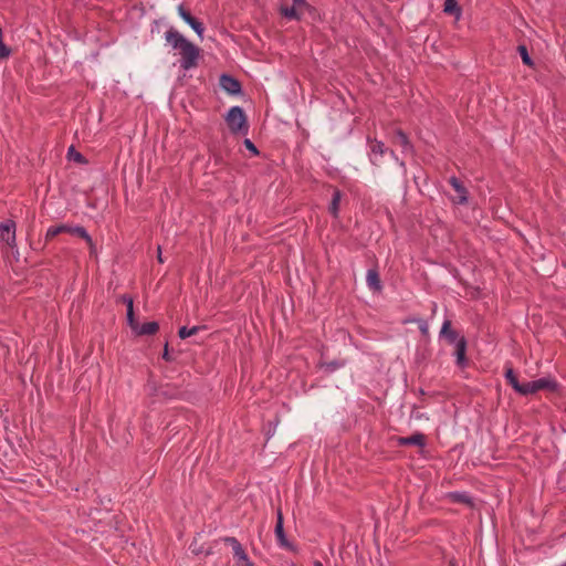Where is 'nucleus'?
Segmentation results:
<instances>
[{
  "label": "nucleus",
  "mask_w": 566,
  "mask_h": 566,
  "mask_svg": "<svg viewBox=\"0 0 566 566\" xmlns=\"http://www.w3.org/2000/svg\"><path fill=\"white\" fill-rule=\"evenodd\" d=\"M165 40L174 50L179 51L182 70L188 71L197 66L200 56V49L197 45L172 27L165 32Z\"/></svg>",
  "instance_id": "obj_1"
},
{
  "label": "nucleus",
  "mask_w": 566,
  "mask_h": 566,
  "mask_svg": "<svg viewBox=\"0 0 566 566\" xmlns=\"http://www.w3.org/2000/svg\"><path fill=\"white\" fill-rule=\"evenodd\" d=\"M223 541L232 547L233 556L238 559V563H242L244 566H254L235 537L228 536L224 537Z\"/></svg>",
  "instance_id": "obj_6"
},
{
  "label": "nucleus",
  "mask_w": 566,
  "mask_h": 566,
  "mask_svg": "<svg viewBox=\"0 0 566 566\" xmlns=\"http://www.w3.org/2000/svg\"><path fill=\"white\" fill-rule=\"evenodd\" d=\"M340 200H342V192L338 189H334L333 196H332V201L328 207V211L334 218L338 217Z\"/></svg>",
  "instance_id": "obj_17"
},
{
  "label": "nucleus",
  "mask_w": 566,
  "mask_h": 566,
  "mask_svg": "<svg viewBox=\"0 0 566 566\" xmlns=\"http://www.w3.org/2000/svg\"><path fill=\"white\" fill-rule=\"evenodd\" d=\"M369 157L374 165H379L381 157L387 151V148L385 147V144L382 142H379L377 139L369 142Z\"/></svg>",
  "instance_id": "obj_10"
},
{
  "label": "nucleus",
  "mask_w": 566,
  "mask_h": 566,
  "mask_svg": "<svg viewBox=\"0 0 566 566\" xmlns=\"http://www.w3.org/2000/svg\"><path fill=\"white\" fill-rule=\"evenodd\" d=\"M64 231H69V233H71V234L78 235L80 238H82V239H84L86 241V243L90 245L91 250L94 249V243H93V240H92L91 235L81 226L71 227V226H67V224H61V226L50 227L46 230L45 239L46 240H51L54 237H56L57 234L63 233Z\"/></svg>",
  "instance_id": "obj_3"
},
{
  "label": "nucleus",
  "mask_w": 566,
  "mask_h": 566,
  "mask_svg": "<svg viewBox=\"0 0 566 566\" xmlns=\"http://www.w3.org/2000/svg\"><path fill=\"white\" fill-rule=\"evenodd\" d=\"M394 142L397 145H399L403 151H411V149H412L407 135L400 129L396 130L395 136H394Z\"/></svg>",
  "instance_id": "obj_18"
},
{
  "label": "nucleus",
  "mask_w": 566,
  "mask_h": 566,
  "mask_svg": "<svg viewBox=\"0 0 566 566\" xmlns=\"http://www.w3.org/2000/svg\"><path fill=\"white\" fill-rule=\"evenodd\" d=\"M399 446H418V447H424L426 444V437L424 434L417 432L410 437H401L398 439Z\"/></svg>",
  "instance_id": "obj_12"
},
{
  "label": "nucleus",
  "mask_w": 566,
  "mask_h": 566,
  "mask_svg": "<svg viewBox=\"0 0 566 566\" xmlns=\"http://www.w3.org/2000/svg\"><path fill=\"white\" fill-rule=\"evenodd\" d=\"M244 146L254 155H259V150L250 139H244Z\"/></svg>",
  "instance_id": "obj_26"
},
{
  "label": "nucleus",
  "mask_w": 566,
  "mask_h": 566,
  "mask_svg": "<svg viewBox=\"0 0 566 566\" xmlns=\"http://www.w3.org/2000/svg\"><path fill=\"white\" fill-rule=\"evenodd\" d=\"M126 304H127V322H128V325L129 327L132 328V331L134 328H137L138 327V322L135 319V315H134V302L130 297L126 298L125 300Z\"/></svg>",
  "instance_id": "obj_20"
},
{
  "label": "nucleus",
  "mask_w": 566,
  "mask_h": 566,
  "mask_svg": "<svg viewBox=\"0 0 566 566\" xmlns=\"http://www.w3.org/2000/svg\"><path fill=\"white\" fill-rule=\"evenodd\" d=\"M220 86L229 94L235 95L241 92V84L234 77L223 74L220 77Z\"/></svg>",
  "instance_id": "obj_11"
},
{
  "label": "nucleus",
  "mask_w": 566,
  "mask_h": 566,
  "mask_svg": "<svg viewBox=\"0 0 566 566\" xmlns=\"http://www.w3.org/2000/svg\"><path fill=\"white\" fill-rule=\"evenodd\" d=\"M366 281L370 289H373L375 291H379L381 289L379 274L376 270L367 271Z\"/></svg>",
  "instance_id": "obj_19"
},
{
  "label": "nucleus",
  "mask_w": 566,
  "mask_h": 566,
  "mask_svg": "<svg viewBox=\"0 0 566 566\" xmlns=\"http://www.w3.org/2000/svg\"><path fill=\"white\" fill-rule=\"evenodd\" d=\"M177 10L180 18L202 39L205 32L203 24L193 18L182 4H179Z\"/></svg>",
  "instance_id": "obj_7"
},
{
  "label": "nucleus",
  "mask_w": 566,
  "mask_h": 566,
  "mask_svg": "<svg viewBox=\"0 0 566 566\" xmlns=\"http://www.w3.org/2000/svg\"><path fill=\"white\" fill-rule=\"evenodd\" d=\"M163 358L166 360H169L168 344L165 345V352H164Z\"/></svg>",
  "instance_id": "obj_30"
},
{
  "label": "nucleus",
  "mask_w": 566,
  "mask_h": 566,
  "mask_svg": "<svg viewBox=\"0 0 566 566\" xmlns=\"http://www.w3.org/2000/svg\"><path fill=\"white\" fill-rule=\"evenodd\" d=\"M157 252H158L157 259H158V261H159L160 263H163V262H164V260H163V258H161V248H160V245H158V248H157Z\"/></svg>",
  "instance_id": "obj_31"
},
{
  "label": "nucleus",
  "mask_w": 566,
  "mask_h": 566,
  "mask_svg": "<svg viewBox=\"0 0 566 566\" xmlns=\"http://www.w3.org/2000/svg\"><path fill=\"white\" fill-rule=\"evenodd\" d=\"M69 156H72V158L77 163H85L84 157L80 153H73V147L69 149Z\"/></svg>",
  "instance_id": "obj_28"
},
{
  "label": "nucleus",
  "mask_w": 566,
  "mask_h": 566,
  "mask_svg": "<svg viewBox=\"0 0 566 566\" xmlns=\"http://www.w3.org/2000/svg\"><path fill=\"white\" fill-rule=\"evenodd\" d=\"M17 224L13 220L9 219L0 226L1 241L11 250L17 248Z\"/></svg>",
  "instance_id": "obj_5"
},
{
  "label": "nucleus",
  "mask_w": 566,
  "mask_h": 566,
  "mask_svg": "<svg viewBox=\"0 0 566 566\" xmlns=\"http://www.w3.org/2000/svg\"><path fill=\"white\" fill-rule=\"evenodd\" d=\"M556 388V381L548 377L521 384L516 392L523 396H527L533 395L542 389L555 390Z\"/></svg>",
  "instance_id": "obj_4"
},
{
  "label": "nucleus",
  "mask_w": 566,
  "mask_h": 566,
  "mask_svg": "<svg viewBox=\"0 0 566 566\" xmlns=\"http://www.w3.org/2000/svg\"><path fill=\"white\" fill-rule=\"evenodd\" d=\"M224 119L231 133H248L249 126L247 122V116L240 106H232L228 111Z\"/></svg>",
  "instance_id": "obj_2"
},
{
  "label": "nucleus",
  "mask_w": 566,
  "mask_h": 566,
  "mask_svg": "<svg viewBox=\"0 0 566 566\" xmlns=\"http://www.w3.org/2000/svg\"><path fill=\"white\" fill-rule=\"evenodd\" d=\"M158 329H159V325L157 322H147L142 325L138 324V327L134 328L133 332L138 336H143V335H154L158 332Z\"/></svg>",
  "instance_id": "obj_13"
},
{
  "label": "nucleus",
  "mask_w": 566,
  "mask_h": 566,
  "mask_svg": "<svg viewBox=\"0 0 566 566\" xmlns=\"http://www.w3.org/2000/svg\"><path fill=\"white\" fill-rule=\"evenodd\" d=\"M300 8L298 6H292V7H281V14L284 15L287 19L291 20H298L300 15L297 14L296 9Z\"/></svg>",
  "instance_id": "obj_22"
},
{
  "label": "nucleus",
  "mask_w": 566,
  "mask_h": 566,
  "mask_svg": "<svg viewBox=\"0 0 566 566\" xmlns=\"http://www.w3.org/2000/svg\"><path fill=\"white\" fill-rule=\"evenodd\" d=\"M440 335L444 336L450 344L457 346V342L461 338L458 336V333L451 329V322L444 321L440 331Z\"/></svg>",
  "instance_id": "obj_14"
},
{
  "label": "nucleus",
  "mask_w": 566,
  "mask_h": 566,
  "mask_svg": "<svg viewBox=\"0 0 566 566\" xmlns=\"http://www.w3.org/2000/svg\"><path fill=\"white\" fill-rule=\"evenodd\" d=\"M274 533H275L277 543L281 547H284L287 549L294 548L293 545L287 541V538L285 536L284 528H283V516H282V512L280 510L277 511V520H276Z\"/></svg>",
  "instance_id": "obj_9"
},
{
  "label": "nucleus",
  "mask_w": 566,
  "mask_h": 566,
  "mask_svg": "<svg viewBox=\"0 0 566 566\" xmlns=\"http://www.w3.org/2000/svg\"><path fill=\"white\" fill-rule=\"evenodd\" d=\"M443 11L448 14L454 15L457 20H460L462 10L457 0H446Z\"/></svg>",
  "instance_id": "obj_16"
},
{
  "label": "nucleus",
  "mask_w": 566,
  "mask_h": 566,
  "mask_svg": "<svg viewBox=\"0 0 566 566\" xmlns=\"http://www.w3.org/2000/svg\"><path fill=\"white\" fill-rule=\"evenodd\" d=\"M325 366L328 371H335L336 369L343 367L344 364L339 363V361H331V363H327Z\"/></svg>",
  "instance_id": "obj_27"
},
{
  "label": "nucleus",
  "mask_w": 566,
  "mask_h": 566,
  "mask_svg": "<svg viewBox=\"0 0 566 566\" xmlns=\"http://www.w3.org/2000/svg\"><path fill=\"white\" fill-rule=\"evenodd\" d=\"M517 51L521 55L523 63L527 66H533V60L531 59L527 48L525 45H518Z\"/></svg>",
  "instance_id": "obj_24"
},
{
  "label": "nucleus",
  "mask_w": 566,
  "mask_h": 566,
  "mask_svg": "<svg viewBox=\"0 0 566 566\" xmlns=\"http://www.w3.org/2000/svg\"><path fill=\"white\" fill-rule=\"evenodd\" d=\"M454 347H455L454 355H455V358H457V364L459 366H464V364H465V352H467V340L464 339V337H461L457 342V346H454Z\"/></svg>",
  "instance_id": "obj_15"
},
{
  "label": "nucleus",
  "mask_w": 566,
  "mask_h": 566,
  "mask_svg": "<svg viewBox=\"0 0 566 566\" xmlns=\"http://www.w3.org/2000/svg\"><path fill=\"white\" fill-rule=\"evenodd\" d=\"M449 184L452 186L455 191V196L452 197V201L457 205H464L468 202V190L461 184V181L457 177H451L449 179Z\"/></svg>",
  "instance_id": "obj_8"
},
{
  "label": "nucleus",
  "mask_w": 566,
  "mask_h": 566,
  "mask_svg": "<svg viewBox=\"0 0 566 566\" xmlns=\"http://www.w3.org/2000/svg\"><path fill=\"white\" fill-rule=\"evenodd\" d=\"M313 566H323V564L319 560H314Z\"/></svg>",
  "instance_id": "obj_33"
},
{
  "label": "nucleus",
  "mask_w": 566,
  "mask_h": 566,
  "mask_svg": "<svg viewBox=\"0 0 566 566\" xmlns=\"http://www.w3.org/2000/svg\"><path fill=\"white\" fill-rule=\"evenodd\" d=\"M205 327L203 326H193L191 328H188L186 326H182L179 328L178 331V336L181 338V339H185V338H188L192 335H196L199 331L203 329Z\"/></svg>",
  "instance_id": "obj_21"
},
{
  "label": "nucleus",
  "mask_w": 566,
  "mask_h": 566,
  "mask_svg": "<svg viewBox=\"0 0 566 566\" xmlns=\"http://www.w3.org/2000/svg\"><path fill=\"white\" fill-rule=\"evenodd\" d=\"M450 497L453 502L471 504V499L467 493L454 492L450 493Z\"/></svg>",
  "instance_id": "obj_25"
},
{
  "label": "nucleus",
  "mask_w": 566,
  "mask_h": 566,
  "mask_svg": "<svg viewBox=\"0 0 566 566\" xmlns=\"http://www.w3.org/2000/svg\"><path fill=\"white\" fill-rule=\"evenodd\" d=\"M505 379L507 380V382L512 386V388L517 391L521 382L518 381L514 370L510 367V368H506L505 370Z\"/></svg>",
  "instance_id": "obj_23"
},
{
  "label": "nucleus",
  "mask_w": 566,
  "mask_h": 566,
  "mask_svg": "<svg viewBox=\"0 0 566 566\" xmlns=\"http://www.w3.org/2000/svg\"><path fill=\"white\" fill-rule=\"evenodd\" d=\"M293 4L294 6H298V7H302L305 4V0H293Z\"/></svg>",
  "instance_id": "obj_32"
},
{
  "label": "nucleus",
  "mask_w": 566,
  "mask_h": 566,
  "mask_svg": "<svg viewBox=\"0 0 566 566\" xmlns=\"http://www.w3.org/2000/svg\"><path fill=\"white\" fill-rule=\"evenodd\" d=\"M419 327H420V331L423 333V334H427L428 333V325L424 321H419Z\"/></svg>",
  "instance_id": "obj_29"
}]
</instances>
